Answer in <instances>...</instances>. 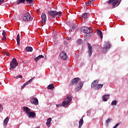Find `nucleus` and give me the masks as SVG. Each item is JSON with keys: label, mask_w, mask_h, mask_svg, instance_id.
<instances>
[{"label": "nucleus", "mask_w": 128, "mask_h": 128, "mask_svg": "<svg viewBox=\"0 0 128 128\" xmlns=\"http://www.w3.org/2000/svg\"><path fill=\"white\" fill-rule=\"evenodd\" d=\"M72 100V96L70 95L66 97V101H63L62 104H57L56 105V108H58V106H64V108H66L68 106V104H70Z\"/></svg>", "instance_id": "f257e3e1"}, {"label": "nucleus", "mask_w": 128, "mask_h": 128, "mask_svg": "<svg viewBox=\"0 0 128 128\" xmlns=\"http://www.w3.org/2000/svg\"><path fill=\"white\" fill-rule=\"evenodd\" d=\"M88 56L90 58L92 56V45L90 44V43H88Z\"/></svg>", "instance_id": "9d476101"}, {"label": "nucleus", "mask_w": 128, "mask_h": 128, "mask_svg": "<svg viewBox=\"0 0 128 128\" xmlns=\"http://www.w3.org/2000/svg\"><path fill=\"white\" fill-rule=\"evenodd\" d=\"M39 10H40V9L38 10V11H39Z\"/></svg>", "instance_id": "09e8293b"}, {"label": "nucleus", "mask_w": 128, "mask_h": 128, "mask_svg": "<svg viewBox=\"0 0 128 128\" xmlns=\"http://www.w3.org/2000/svg\"><path fill=\"white\" fill-rule=\"evenodd\" d=\"M82 86H84V82L82 81L80 82L76 88V92H78L79 90H82Z\"/></svg>", "instance_id": "1a4fd4ad"}, {"label": "nucleus", "mask_w": 128, "mask_h": 128, "mask_svg": "<svg viewBox=\"0 0 128 128\" xmlns=\"http://www.w3.org/2000/svg\"><path fill=\"white\" fill-rule=\"evenodd\" d=\"M2 40H6V36H4V38H2Z\"/></svg>", "instance_id": "a18cd8bd"}, {"label": "nucleus", "mask_w": 128, "mask_h": 128, "mask_svg": "<svg viewBox=\"0 0 128 128\" xmlns=\"http://www.w3.org/2000/svg\"><path fill=\"white\" fill-rule=\"evenodd\" d=\"M18 66V64L16 62V59L14 58L10 63V70H14V68H16Z\"/></svg>", "instance_id": "39448f33"}, {"label": "nucleus", "mask_w": 128, "mask_h": 128, "mask_svg": "<svg viewBox=\"0 0 128 128\" xmlns=\"http://www.w3.org/2000/svg\"><path fill=\"white\" fill-rule=\"evenodd\" d=\"M79 82H82V80H80V78H73L70 83V84L69 86H74V84H76Z\"/></svg>", "instance_id": "6e6552de"}, {"label": "nucleus", "mask_w": 128, "mask_h": 128, "mask_svg": "<svg viewBox=\"0 0 128 128\" xmlns=\"http://www.w3.org/2000/svg\"><path fill=\"white\" fill-rule=\"evenodd\" d=\"M16 78H22V76L20 75V76H17L14 77Z\"/></svg>", "instance_id": "f704fd0d"}, {"label": "nucleus", "mask_w": 128, "mask_h": 128, "mask_svg": "<svg viewBox=\"0 0 128 128\" xmlns=\"http://www.w3.org/2000/svg\"><path fill=\"white\" fill-rule=\"evenodd\" d=\"M118 126H120V123H117L112 128H117Z\"/></svg>", "instance_id": "4c0bfd02"}, {"label": "nucleus", "mask_w": 128, "mask_h": 128, "mask_svg": "<svg viewBox=\"0 0 128 128\" xmlns=\"http://www.w3.org/2000/svg\"><path fill=\"white\" fill-rule=\"evenodd\" d=\"M6 31L4 30H3L2 35L3 36H4V38H5L4 36H6Z\"/></svg>", "instance_id": "c9c22d12"}, {"label": "nucleus", "mask_w": 128, "mask_h": 128, "mask_svg": "<svg viewBox=\"0 0 128 128\" xmlns=\"http://www.w3.org/2000/svg\"><path fill=\"white\" fill-rule=\"evenodd\" d=\"M76 24L74 23L72 24V30H74L76 28Z\"/></svg>", "instance_id": "2f4dec72"}, {"label": "nucleus", "mask_w": 128, "mask_h": 128, "mask_svg": "<svg viewBox=\"0 0 128 128\" xmlns=\"http://www.w3.org/2000/svg\"><path fill=\"white\" fill-rule=\"evenodd\" d=\"M84 124V119L82 118L79 121L78 128H81Z\"/></svg>", "instance_id": "393cba45"}, {"label": "nucleus", "mask_w": 128, "mask_h": 128, "mask_svg": "<svg viewBox=\"0 0 128 128\" xmlns=\"http://www.w3.org/2000/svg\"><path fill=\"white\" fill-rule=\"evenodd\" d=\"M22 18L24 22H30V20H32V18L30 12L26 11L22 14Z\"/></svg>", "instance_id": "20e7f679"}, {"label": "nucleus", "mask_w": 128, "mask_h": 128, "mask_svg": "<svg viewBox=\"0 0 128 128\" xmlns=\"http://www.w3.org/2000/svg\"><path fill=\"white\" fill-rule=\"evenodd\" d=\"M48 14H49L50 16H51V18H54L56 16H62V12L60 11L58 12L56 10H50L48 12Z\"/></svg>", "instance_id": "f03ea898"}, {"label": "nucleus", "mask_w": 128, "mask_h": 128, "mask_svg": "<svg viewBox=\"0 0 128 128\" xmlns=\"http://www.w3.org/2000/svg\"><path fill=\"white\" fill-rule=\"evenodd\" d=\"M26 2V0H18L16 2L17 4H24Z\"/></svg>", "instance_id": "c85d7f7f"}, {"label": "nucleus", "mask_w": 128, "mask_h": 128, "mask_svg": "<svg viewBox=\"0 0 128 128\" xmlns=\"http://www.w3.org/2000/svg\"><path fill=\"white\" fill-rule=\"evenodd\" d=\"M23 111L27 114H29L32 112V110L26 106H24L22 108Z\"/></svg>", "instance_id": "2eb2a0df"}, {"label": "nucleus", "mask_w": 128, "mask_h": 128, "mask_svg": "<svg viewBox=\"0 0 128 128\" xmlns=\"http://www.w3.org/2000/svg\"><path fill=\"white\" fill-rule=\"evenodd\" d=\"M2 84V83L0 82V85Z\"/></svg>", "instance_id": "de8ad7c7"}, {"label": "nucleus", "mask_w": 128, "mask_h": 128, "mask_svg": "<svg viewBox=\"0 0 128 128\" xmlns=\"http://www.w3.org/2000/svg\"><path fill=\"white\" fill-rule=\"evenodd\" d=\"M25 50L26 52H32V46H26V48H25Z\"/></svg>", "instance_id": "5701e85b"}, {"label": "nucleus", "mask_w": 128, "mask_h": 128, "mask_svg": "<svg viewBox=\"0 0 128 128\" xmlns=\"http://www.w3.org/2000/svg\"><path fill=\"white\" fill-rule=\"evenodd\" d=\"M97 34L100 36L101 40H102L104 36H102V32L100 30L98 29L97 30Z\"/></svg>", "instance_id": "6ab92c4d"}, {"label": "nucleus", "mask_w": 128, "mask_h": 128, "mask_svg": "<svg viewBox=\"0 0 128 128\" xmlns=\"http://www.w3.org/2000/svg\"><path fill=\"white\" fill-rule=\"evenodd\" d=\"M98 80H94L91 84V88H94L96 90H98L100 88H102L104 86V84H98Z\"/></svg>", "instance_id": "7ed1b4c3"}, {"label": "nucleus", "mask_w": 128, "mask_h": 128, "mask_svg": "<svg viewBox=\"0 0 128 128\" xmlns=\"http://www.w3.org/2000/svg\"><path fill=\"white\" fill-rule=\"evenodd\" d=\"M92 3V1L89 0L88 2L86 4V6H90Z\"/></svg>", "instance_id": "72a5a7b5"}, {"label": "nucleus", "mask_w": 128, "mask_h": 128, "mask_svg": "<svg viewBox=\"0 0 128 128\" xmlns=\"http://www.w3.org/2000/svg\"><path fill=\"white\" fill-rule=\"evenodd\" d=\"M34 77H33L31 79H30L29 80H28L27 82H26V83H24L22 86V90L23 88H24L26 87V86H28V84H30V82H32V80H34Z\"/></svg>", "instance_id": "4468645a"}, {"label": "nucleus", "mask_w": 128, "mask_h": 128, "mask_svg": "<svg viewBox=\"0 0 128 128\" xmlns=\"http://www.w3.org/2000/svg\"><path fill=\"white\" fill-rule=\"evenodd\" d=\"M44 58V56L42 55H39L38 56L34 58V60H35L36 62H37L38 61L40 60V58Z\"/></svg>", "instance_id": "aec40b11"}, {"label": "nucleus", "mask_w": 128, "mask_h": 128, "mask_svg": "<svg viewBox=\"0 0 128 128\" xmlns=\"http://www.w3.org/2000/svg\"><path fill=\"white\" fill-rule=\"evenodd\" d=\"M30 102L32 104L38 106V100L36 98H32L30 100Z\"/></svg>", "instance_id": "ddd939ff"}, {"label": "nucleus", "mask_w": 128, "mask_h": 128, "mask_svg": "<svg viewBox=\"0 0 128 128\" xmlns=\"http://www.w3.org/2000/svg\"><path fill=\"white\" fill-rule=\"evenodd\" d=\"M110 46H112V45H110V42H106L102 49L103 54H106L108 52V50L110 48Z\"/></svg>", "instance_id": "423d86ee"}, {"label": "nucleus", "mask_w": 128, "mask_h": 128, "mask_svg": "<svg viewBox=\"0 0 128 128\" xmlns=\"http://www.w3.org/2000/svg\"><path fill=\"white\" fill-rule=\"evenodd\" d=\"M28 4H34V0H25Z\"/></svg>", "instance_id": "a878e982"}, {"label": "nucleus", "mask_w": 128, "mask_h": 128, "mask_svg": "<svg viewBox=\"0 0 128 128\" xmlns=\"http://www.w3.org/2000/svg\"><path fill=\"white\" fill-rule=\"evenodd\" d=\"M4 54H6V56H10V54H8L4 52Z\"/></svg>", "instance_id": "37998d69"}, {"label": "nucleus", "mask_w": 128, "mask_h": 128, "mask_svg": "<svg viewBox=\"0 0 128 128\" xmlns=\"http://www.w3.org/2000/svg\"><path fill=\"white\" fill-rule=\"evenodd\" d=\"M90 110L87 111V116H90Z\"/></svg>", "instance_id": "58836bf2"}, {"label": "nucleus", "mask_w": 128, "mask_h": 128, "mask_svg": "<svg viewBox=\"0 0 128 128\" xmlns=\"http://www.w3.org/2000/svg\"><path fill=\"white\" fill-rule=\"evenodd\" d=\"M69 32H72V30H69Z\"/></svg>", "instance_id": "49530a36"}, {"label": "nucleus", "mask_w": 128, "mask_h": 128, "mask_svg": "<svg viewBox=\"0 0 128 128\" xmlns=\"http://www.w3.org/2000/svg\"><path fill=\"white\" fill-rule=\"evenodd\" d=\"M80 30L82 32H84V34H92V30L90 29L88 27L85 26V27H82L80 28Z\"/></svg>", "instance_id": "0eeeda50"}, {"label": "nucleus", "mask_w": 128, "mask_h": 128, "mask_svg": "<svg viewBox=\"0 0 128 128\" xmlns=\"http://www.w3.org/2000/svg\"><path fill=\"white\" fill-rule=\"evenodd\" d=\"M41 18L42 20V24H44L46 22V14L44 12L42 13Z\"/></svg>", "instance_id": "9b49d317"}, {"label": "nucleus", "mask_w": 128, "mask_h": 128, "mask_svg": "<svg viewBox=\"0 0 128 128\" xmlns=\"http://www.w3.org/2000/svg\"><path fill=\"white\" fill-rule=\"evenodd\" d=\"M28 116L29 118H36V112L31 111L29 112Z\"/></svg>", "instance_id": "f3484780"}, {"label": "nucleus", "mask_w": 128, "mask_h": 128, "mask_svg": "<svg viewBox=\"0 0 128 128\" xmlns=\"http://www.w3.org/2000/svg\"><path fill=\"white\" fill-rule=\"evenodd\" d=\"M2 106L0 104V112H2Z\"/></svg>", "instance_id": "79ce46f5"}, {"label": "nucleus", "mask_w": 128, "mask_h": 128, "mask_svg": "<svg viewBox=\"0 0 128 128\" xmlns=\"http://www.w3.org/2000/svg\"><path fill=\"white\" fill-rule=\"evenodd\" d=\"M112 118H108L106 120V126H108V124H110V122H112Z\"/></svg>", "instance_id": "b1692460"}, {"label": "nucleus", "mask_w": 128, "mask_h": 128, "mask_svg": "<svg viewBox=\"0 0 128 128\" xmlns=\"http://www.w3.org/2000/svg\"><path fill=\"white\" fill-rule=\"evenodd\" d=\"M82 39H78L77 40V44H82Z\"/></svg>", "instance_id": "7c9ffc66"}, {"label": "nucleus", "mask_w": 128, "mask_h": 128, "mask_svg": "<svg viewBox=\"0 0 128 128\" xmlns=\"http://www.w3.org/2000/svg\"><path fill=\"white\" fill-rule=\"evenodd\" d=\"M60 56L62 60H68V56H66V52H62Z\"/></svg>", "instance_id": "f8f14e48"}, {"label": "nucleus", "mask_w": 128, "mask_h": 128, "mask_svg": "<svg viewBox=\"0 0 128 128\" xmlns=\"http://www.w3.org/2000/svg\"><path fill=\"white\" fill-rule=\"evenodd\" d=\"M20 41H17V44L18 46H20Z\"/></svg>", "instance_id": "a19ab883"}, {"label": "nucleus", "mask_w": 128, "mask_h": 128, "mask_svg": "<svg viewBox=\"0 0 128 128\" xmlns=\"http://www.w3.org/2000/svg\"><path fill=\"white\" fill-rule=\"evenodd\" d=\"M50 122H52V118H49L47 119L46 124L48 126V128H50Z\"/></svg>", "instance_id": "412c9836"}, {"label": "nucleus", "mask_w": 128, "mask_h": 128, "mask_svg": "<svg viewBox=\"0 0 128 128\" xmlns=\"http://www.w3.org/2000/svg\"><path fill=\"white\" fill-rule=\"evenodd\" d=\"M4 0H0V4H4Z\"/></svg>", "instance_id": "ea45409f"}, {"label": "nucleus", "mask_w": 128, "mask_h": 128, "mask_svg": "<svg viewBox=\"0 0 128 128\" xmlns=\"http://www.w3.org/2000/svg\"><path fill=\"white\" fill-rule=\"evenodd\" d=\"M16 42H20V34H18L17 35V36H16Z\"/></svg>", "instance_id": "473e14b6"}, {"label": "nucleus", "mask_w": 128, "mask_h": 128, "mask_svg": "<svg viewBox=\"0 0 128 128\" xmlns=\"http://www.w3.org/2000/svg\"><path fill=\"white\" fill-rule=\"evenodd\" d=\"M90 1L92 2V4L94 2V0H90Z\"/></svg>", "instance_id": "c03bdc74"}, {"label": "nucleus", "mask_w": 128, "mask_h": 128, "mask_svg": "<svg viewBox=\"0 0 128 128\" xmlns=\"http://www.w3.org/2000/svg\"><path fill=\"white\" fill-rule=\"evenodd\" d=\"M108 98H110V94H105L102 96V100L103 102H108Z\"/></svg>", "instance_id": "a211bd4d"}, {"label": "nucleus", "mask_w": 128, "mask_h": 128, "mask_svg": "<svg viewBox=\"0 0 128 128\" xmlns=\"http://www.w3.org/2000/svg\"><path fill=\"white\" fill-rule=\"evenodd\" d=\"M118 104V101L116 100H113L111 103V106H116Z\"/></svg>", "instance_id": "c756f323"}, {"label": "nucleus", "mask_w": 128, "mask_h": 128, "mask_svg": "<svg viewBox=\"0 0 128 128\" xmlns=\"http://www.w3.org/2000/svg\"><path fill=\"white\" fill-rule=\"evenodd\" d=\"M120 2L119 0H116V1H114V2H112V8H116V4H118V6H119V4H120Z\"/></svg>", "instance_id": "dca6fc26"}, {"label": "nucleus", "mask_w": 128, "mask_h": 128, "mask_svg": "<svg viewBox=\"0 0 128 128\" xmlns=\"http://www.w3.org/2000/svg\"><path fill=\"white\" fill-rule=\"evenodd\" d=\"M8 120H9V119H8V117H6L4 120V126H6V125L8 124Z\"/></svg>", "instance_id": "4be33fe9"}, {"label": "nucleus", "mask_w": 128, "mask_h": 128, "mask_svg": "<svg viewBox=\"0 0 128 128\" xmlns=\"http://www.w3.org/2000/svg\"><path fill=\"white\" fill-rule=\"evenodd\" d=\"M48 90H52V88H54V84H50L48 86Z\"/></svg>", "instance_id": "bb28decb"}, {"label": "nucleus", "mask_w": 128, "mask_h": 128, "mask_svg": "<svg viewBox=\"0 0 128 128\" xmlns=\"http://www.w3.org/2000/svg\"><path fill=\"white\" fill-rule=\"evenodd\" d=\"M82 18H84V19L88 18V13L85 12L82 14Z\"/></svg>", "instance_id": "cd10ccee"}, {"label": "nucleus", "mask_w": 128, "mask_h": 128, "mask_svg": "<svg viewBox=\"0 0 128 128\" xmlns=\"http://www.w3.org/2000/svg\"><path fill=\"white\" fill-rule=\"evenodd\" d=\"M115 0H109L107 2L108 4H112V2H114Z\"/></svg>", "instance_id": "e433bc0d"}]
</instances>
